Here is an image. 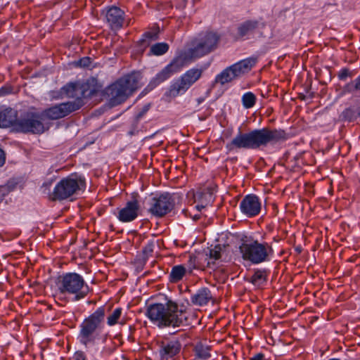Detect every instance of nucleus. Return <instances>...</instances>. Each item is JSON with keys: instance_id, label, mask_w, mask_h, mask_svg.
Wrapping results in <instances>:
<instances>
[{"instance_id": "obj_12", "label": "nucleus", "mask_w": 360, "mask_h": 360, "mask_svg": "<svg viewBox=\"0 0 360 360\" xmlns=\"http://www.w3.org/2000/svg\"><path fill=\"white\" fill-rule=\"evenodd\" d=\"M186 58L179 56L175 57L167 65L151 79L149 84L142 91L140 96L147 94L165 81L169 79L173 75L179 72L185 65Z\"/></svg>"}, {"instance_id": "obj_6", "label": "nucleus", "mask_w": 360, "mask_h": 360, "mask_svg": "<svg viewBox=\"0 0 360 360\" xmlns=\"http://www.w3.org/2000/svg\"><path fill=\"white\" fill-rule=\"evenodd\" d=\"M56 284L60 293L75 295L73 301L84 298L89 292V285L86 284L83 277L75 272L59 276Z\"/></svg>"}, {"instance_id": "obj_50", "label": "nucleus", "mask_w": 360, "mask_h": 360, "mask_svg": "<svg viewBox=\"0 0 360 360\" xmlns=\"http://www.w3.org/2000/svg\"><path fill=\"white\" fill-rule=\"evenodd\" d=\"M300 98L302 100H304L305 98V96L304 95H302L300 96Z\"/></svg>"}, {"instance_id": "obj_40", "label": "nucleus", "mask_w": 360, "mask_h": 360, "mask_svg": "<svg viewBox=\"0 0 360 360\" xmlns=\"http://www.w3.org/2000/svg\"><path fill=\"white\" fill-rule=\"evenodd\" d=\"M150 103H147L145 105L143 106V108L136 114L135 116H136L138 118L141 119L150 110Z\"/></svg>"}, {"instance_id": "obj_20", "label": "nucleus", "mask_w": 360, "mask_h": 360, "mask_svg": "<svg viewBox=\"0 0 360 360\" xmlns=\"http://www.w3.org/2000/svg\"><path fill=\"white\" fill-rule=\"evenodd\" d=\"M124 12L115 6L105 8V18L112 29H120L124 20Z\"/></svg>"}, {"instance_id": "obj_29", "label": "nucleus", "mask_w": 360, "mask_h": 360, "mask_svg": "<svg viewBox=\"0 0 360 360\" xmlns=\"http://www.w3.org/2000/svg\"><path fill=\"white\" fill-rule=\"evenodd\" d=\"M169 44L166 42L156 43L150 46L149 56H162L166 53L169 50Z\"/></svg>"}, {"instance_id": "obj_39", "label": "nucleus", "mask_w": 360, "mask_h": 360, "mask_svg": "<svg viewBox=\"0 0 360 360\" xmlns=\"http://www.w3.org/2000/svg\"><path fill=\"white\" fill-rule=\"evenodd\" d=\"M76 65L81 68H89L91 63V58L86 56L80 58L75 62Z\"/></svg>"}, {"instance_id": "obj_35", "label": "nucleus", "mask_w": 360, "mask_h": 360, "mask_svg": "<svg viewBox=\"0 0 360 360\" xmlns=\"http://www.w3.org/2000/svg\"><path fill=\"white\" fill-rule=\"evenodd\" d=\"M141 120V119L138 118L136 116H134L131 123L130 129L128 131L129 136H134L139 132V124Z\"/></svg>"}, {"instance_id": "obj_1", "label": "nucleus", "mask_w": 360, "mask_h": 360, "mask_svg": "<svg viewBox=\"0 0 360 360\" xmlns=\"http://www.w3.org/2000/svg\"><path fill=\"white\" fill-rule=\"evenodd\" d=\"M288 134L281 129H270L263 127L255 129L248 132L239 130L236 136L226 144L227 153L237 151L240 149L257 150L288 139Z\"/></svg>"}, {"instance_id": "obj_36", "label": "nucleus", "mask_w": 360, "mask_h": 360, "mask_svg": "<svg viewBox=\"0 0 360 360\" xmlns=\"http://www.w3.org/2000/svg\"><path fill=\"white\" fill-rule=\"evenodd\" d=\"M353 76V72L347 68L341 69L338 75V79L341 81H345L347 77H352Z\"/></svg>"}, {"instance_id": "obj_17", "label": "nucleus", "mask_w": 360, "mask_h": 360, "mask_svg": "<svg viewBox=\"0 0 360 360\" xmlns=\"http://www.w3.org/2000/svg\"><path fill=\"white\" fill-rule=\"evenodd\" d=\"M261 202L259 197L255 194L245 195L240 203V209L243 214L248 217L258 215L261 211Z\"/></svg>"}, {"instance_id": "obj_11", "label": "nucleus", "mask_w": 360, "mask_h": 360, "mask_svg": "<svg viewBox=\"0 0 360 360\" xmlns=\"http://www.w3.org/2000/svg\"><path fill=\"white\" fill-rule=\"evenodd\" d=\"M255 63L256 59L252 58L236 63L218 74L215 77L214 84L219 83L221 85H224L226 83L231 82L250 71Z\"/></svg>"}, {"instance_id": "obj_38", "label": "nucleus", "mask_w": 360, "mask_h": 360, "mask_svg": "<svg viewBox=\"0 0 360 360\" xmlns=\"http://www.w3.org/2000/svg\"><path fill=\"white\" fill-rule=\"evenodd\" d=\"M356 79L347 84H345L343 87V91L345 93H354L357 92V88Z\"/></svg>"}, {"instance_id": "obj_24", "label": "nucleus", "mask_w": 360, "mask_h": 360, "mask_svg": "<svg viewBox=\"0 0 360 360\" xmlns=\"http://www.w3.org/2000/svg\"><path fill=\"white\" fill-rule=\"evenodd\" d=\"M214 189L212 187H206L194 193L195 202L200 203L201 207H206L214 200Z\"/></svg>"}, {"instance_id": "obj_15", "label": "nucleus", "mask_w": 360, "mask_h": 360, "mask_svg": "<svg viewBox=\"0 0 360 360\" xmlns=\"http://www.w3.org/2000/svg\"><path fill=\"white\" fill-rule=\"evenodd\" d=\"M220 40V36L214 32H207L196 45L191 49L193 57H202L215 50Z\"/></svg>"}, {"instance_id": "obj_26", "label": "nucleus", "mask_w": 360, "mask_h": 360, "mask_svg": "<svg viewBox=\"0 0 360 360\" xmlns=\"http://www.w3.org/2000/svg\"><path fill=\"white\" fill-rule=\"evenodd\" d=\"M269 271L266 269H256L253 275L250 278V282L255 286L260 287L264 285L267 281V276Z\"/></svg>"}, {"instance_id": "obj_42", "label": "nucleus", "mask_w": 360, "mask_h": 360, "mask_svg": "<svg viewBox=\"0 0 360 360\" xmlns=\"http://www.w3.org/2000/svg\"><path fill=\"white\" fill-rule=\"evenodd\" d=\"M12 91V88L10 86H2L0 89V96H4L9 94Z\"/></svg>"}, {"instance_id": "obj_32", "label": "nucleus", "mask_w": 360, "mask_h": 360, "mask_svg": "<svg viewBox=\"0 0 360 360\" xmlns=\"http://www.w3.org/2000/svg\"><path fill=\"white\" fill-rule=\"evenodd\" d=\"M201 259L199 256L195 255H190L189 259L188 261V272L192 273L193 269H201L204 266L200 262Z\"/></svg>"}, {"instance_id": "obj_43", "label": "nucleus", "mask_w": 360, "mask_h": 360, "mask_svg": "<svg viewBox=\"0 0 360 360\" xmlns=\"http://www.w3.org/2000/svg\"><path fill=\"white\" fill-rule=\"evenodd\" d=\"M6 156L4 151L0 148V167L5 164Z\"/></svg>"}, {"instance_id": "obj_3", "label": "nucleus", "mask_w": 360, "mask_h": 360, "mask_svg": "<svg viewBox=\"0 0 360 360\" xmlns=\"http://www.w3.org/2000/svg\"><path fill=\"white\" fill-rule=\"evenodd\" d=\"M142 78L141 71H133L106 87L103 94L109 98V104L114 107L124 102L141 86Z\"/></svg>"}, {"instance_id": "obj_27", "label": "nucleus", "mask_w": 360, "mask_h": 360, "mask_svg": "<svg viewBox=\"0 0 360 360\" xmlns=\"http://www.w3.org/2000/svg\"><path fill=\"white\" fill-rule=\"evenodd\" d=\"M155 248V241L149 240L146 245L143 248L141 254L138 255V262L141 266L145 265L148 257L152 255Z\"/></svg>"}, {"instance_id": "obj_51", "label": "nucleus", "mask_w": 360, "mask_h": 360, "mask_svg": "<svg viewBox=\"0 0 360 360\" xmlns=\"http://www.w3.org/2000/svg\"><path fill=\"white\" fill-rule=\"evenodd\" d=\"M358 112H359V117H360V106H359V107H358Z\"/></svg>"}, {"instance_id": "obj_16", "label": "nucleus", "mask_w": 360, "mask_h": 360, "mask_svg": "<svg viewBox=\"0 0 360 360\" xmlns=\"http://www.w3.org/2000/svg\"><path fill=\"white\" fill-rule=\"evenodd\" d=\"M160 360H169L179 354L181 343L178 339L165 338L158 342Z\"/></svg>"}, {"instance_id": "obj_9", "label": "nucleus", "mask_w": 360, "mask_h": 360, "mask_svg": "<svg viewBox=\"0 0 360 360\" xmlns=\"http://www.w3.org/2000/svg\"><path fill=\"white\" fill-rule=\"evenodd\" d=\"M49 128L50 124L47 122H44L39 112H28L18 118V121L15 125V132L41 134L49 130Z\"/></svg>"}, {"instance_id": "obj_49", "label": "nucleus", "mask_w": 360, "mask_h": 360, "mask_svg": "<svg viewBox=\"0 0 360 360\" xmlns=\"http://www.w3.org/2000/svg\"><path fill=\"white\" fill-rule=\"evenodd\" d=\"M188 211L187 210H183V213L185 214V216H188Z\"/></svg>"}, {"instance_id": "obj_8", "label": "nucleus", "mask_w": 360, "mask_h": 360, "mask_svg": "<svg viewBox=\"0 0 360 360\" xmlns=\"http://www.w3.org/2000/svg\"><path fill=\"white\" fill-rule=\"evenodd\" d=\"M202 70L192 68L187 70L179 78L173 80L164 94L166 99L174 98L184 94L201 77Z\"/></svg>"}, {"instance_id": "obj_13", "label": "nucleus", "mask_w": 360, "mask_h": 360, "mask_svg": "<svg viewBox=\"0 0 360 360\" xmlns=\"http://www.w3.org/2000/svg\"><path fill=\"white\" fill-rule=\"evenodd\" d=\"M98 91L99 89L93 86L89 80L82 84L70 82L63 86L60 89L59 95L54 98H62L65 95L69 98H80L82 101H84L85 98L96 96Z\"/></svg>"}, {"instance_id": "obj_7", "label": "nucleus", "mask_w": 360, "mask_h": 360, "mask_svg": "<svg viewBox=\"0 0 360 360\" xmlns=\"http://www.w3.org/2000/svg\"><path fill=\"white\" fill-rule=\"evenodd\" d=\"M85 187V179L76 174H72L57 183L51 198L53 200H64L79 191L84 190Z\"/></svg>"}, {"instance_id": "obj_37", "label": "nucleus", "mask_w": 360, "mask_h": 360, "mask_svg": "<svg viewBox=\"0 0 360 360\" xmlns=\"http://www.w3.org/2000/svg\"><path fill=\"white\" fill-rule=\"evenodd\" d=\"M13 186L9 184L0 186V203L4 200L6 195H7L11 191Z\"/></svg>"}, {"instance_id": "obj_52", "label": "nucleus", "mask_w": 360, "mask_h": 360, "mask_svg": "<svg viewBox=\"0 0 360 360\" xmlns=\"http://www.w3.org/2000/svg\"><path fill=\"white\" fill-rule=\"evenodd\" d=\"M329 360H340L339 359H330Z\"/></svg>"}, {"instance_id": "obj_41", "label": "nucleus", "mask_w": 360, "mask_h": 360, "mask_svg": "<svg viewBox=\"0 0 360 360\" xmlns=\"http://www.w3.org/2000/svg\"><path fill=\"white\" fill-rule=\"evenodd\" d=\"M75 360H86V354L82 351H77L74 355Z\"/></svg>"}, {"instance_id": "obj_28", "label": "nucleus", "mask_w": 360, "mask_h": 360, "mask_svg": "<svg viewBox=\"0 0 360 360\" xmlns=\"http://www.w3.org/2000/svg\"><path fill=\"white\" fill-rule=\"evenodd\" d=\"M186 272V269L183 265L173 266L169 274V281L172 283H176L181 281Z\"/></svg>"}, {"instance_id": "obj_4", "label": "nucleus", "mask_w": 360, "mask_h": 360, "mask_svg": "<svg viewBox=\"0 0 360 360\" xmlns=\"http://www.w3.org/2000/svg\"><path fill=\"white\" fill-rule=\"evenodd\" d=\"M241 245L239 246L242 258L245 261L257 264L270 260L274 253L271 245L267 243H259L258 240L243 235L240 238Z\"/></svg>"}, {"instance_id": "obj_31", "label": "nucleus", "mask_w": 360, "mask_h": 360, "mask_svg": "<svg viewBox=\"0 0 360 360\" xmlns=\"http://www.w3.org/2000/svg\"><path fill=\"white\" fill-rule=\"evenodd\" d=\"M257 98L252 92H246L242 96V103L245 108H252L256 103Z\"/></svg>"}, {"instance_id": "obj_10", "label": "nucleus", "mask_w": 360, "mask_h": 360, "mask_svg": "<svg viewBox=\"0 0 360 360\" xmlns=\"http://www.w3.org/2000/svg\"><path fill=\"white\" fill-rule=\"evenodd\" d=\"M86 104L80 98H75L73 101L55 104L39 112L44 120H57L64 118L71 113L79 110Z\"/></svg>"}, {"instance_id": "obj_23", "label": "nucleus", "mask_w": 360, "mask_h": 360, "mask_svg": "<svg viewBox=\"0 0 360 360\" xmlns=\"http://www.w3.org/2000/svg\"><path fill=\"white\" fill-rule=\"evenodd\" d=\"M212 300L213 296L212 292L207 287L198 289L191 297L192 304L198 307L207 305L209 302Z\"/></svg>"}, {"instance_id": "obj_14", "label": "nucleus", "mask_w": 360, "mask_h": 360, "mask_svg": "<svg viewBox=\"0 0 360 360\" xmlns=\"http://www.w3.org/2000/svg\"><path fill=\"white\" fill-rule=\"evenodd\" d=\"M148 212L156 217H163L170 212L175 206L174 197L169 193L160 194L158 197L151 198Z\"/></svg>"}, {"instance_id": "obj_22", "label": "nucleus", "mask_w": 360, "mask_h": 360, "mask_svg": "<svg viewBox=\"0 0 360 360\" xmlns=\"http://www.w3.org/2000/svg\"><path fill=\"white\" fill-rule=\"evenodd\" d=\"M159 27H157L156 29L152 31H147L144 32L141 39H139L135 45L136 52L142 54L145 50L150 46L153 41H155L159 39Z\"/></svg>"}, {"instance_id": "obj_46", "label": "nucleus", "mask_w": 360, "mask_h": 360, "mask_svg": "<svg viewBox=\"0 0 360 360\" xmlns=\"http://www.w3.org/2000/svg\"><path fill=\"white\" fill-rule=\"evenodd\" d=\"M189 216H190L191 217H192V218H193V219L194 221H198V220H199V219H200V214H195V215H194V216H193V217H192L191 215H189Z\"/></svg>"}, {"instance_id": "obj_5", "label": "nucleus", "mask_w": 360, "mask_h": 360, "mask_svg": "<svg viewBox=\"0 0 360 360\" xmlns=\"http://www.w3.org/2000/svg\"><path fill=\"white\" fill-rule=\"evenodd\" d=\"M105 308L104 306L98 307L90 316L84 319L79 326L80 330L77 337L79 342L87 347L94 345L98 334L97 330L101 328L105 320Z\"/></svg>"}, {"instance_id": "obj_45", "label": "nucleus", "mask_w": 360, "mask_h": 360, "mask_svg": "<svg viewBox=\"0 0 360 360\" xmlns=\"http://www.w3.org/2000/svg\"><path fill=\"white\" fill-rule=\"evenodd\" d=\"M135 264L136 265L137 269H143V266H145V265L141 266V264L138 262V256L136 257V259L135 260Z\"/></svg>"}, {"instance_id": "obj_30", "label": "nucleus", "mask_w": 360, "mask_h": 360, "mask_svg": "<svg viewBox=\"0 0 360 360\" xmlns=\"http://www.w3.org/2000/svg\"><path fill=\"white\" fill-rule=\"evenodd\" d=\"M193 350L195 358L207 360L211 356L210 347L203 345L201 342H198Z\"/></svg>"}, {"instance_id": "obj_53", "label": "nucleus", "mask_w": 360, "mask_h": 360, "mask_svg": "<svg viewBox=\"0 0 360 360\" xmlns=\"http://www.w3.org/2000/svg\"><path fill=\"white\" fill-rule=\"evenodd\" d=\"M129 330H132V327L131 326H129Z\"/></svg>"}, {"instance_id": "obj_44", "label": "nucleus", "mask_w": 360, "mask_h": 360, "mask_svg": "<svg viewBox=\"0 0 360 360\" xmlns=\"http://www.w3.org/2000/svg\"><path fill=\"white\" fill-rule=\"evenodd\" d=\"M250 360H264V355L262 353H258L252 356Z\"/></svg>"}, {"instance_id": "obj_33", "label": "nucleus", "mask_w": 360, "mask_h": 360, "mask_svg": "<svg viewBox=\"0 0 360 360\" xmlns=\"http://www.w3.org/2000/svg\"><path fill=\"white\" fill-rule=\"evenodd\" d=\"M122 313V309L121 307L116 308L112 313L109 315L107 318L108 325L112 326L118 323V320L120 318Z\"/></svg>"}, {"instance_id": "obj_48", "label": "nucleus", "mask_w": 360, "mask_h": 360, "mask_svg": "<svg viewBox=\"0 0 360 360\" xmlns=\"http://www.w3.org/2000/svg\"><path fill=\"white\" fill-rule=\"evenodd\" d=\"M295 250L298 252V253H300L302 252V248L300 246H297L295 248Z\"/></svg>"}, {"instance_id": "obj_25", "label": "nucleus", "mask_w": 360, "mask_h": 360, "mask_svg": "<svg viewBox=\"0 0 360 360\" xmlns=\"http://www.w3.org/2000/svg\"><path fill=\"white\" fill-rule=\"evenodd\" d=\"M358 107L350 105L346 108L339 115V120L341 122H353L359 117Z\"/></svg>"}, {"instance_id": "obj_21", "label": "nucleus", "mask_w": 360, "mask_h": 360, "mask_svg": "<svg viewBox=\"0 0 360 360\" xmlns=\"http://www.w3.org/2000/svg\"><path fill=\"white\" fill-rule=\"evenodd\" d=\"M18 115V111L11 108H6L0 110V128L11 127V131L15 132V125L19 118Z\"/></svg>"}, {"instance_id": "obj_34", "label": "nucleus", "mask_w": 360, "mask_h": 360, "mask_svg": "<svg viewBox=\"0 0 360 360\" xmlns=\"http://www.w3.org/2000/svg\"><path fill=\"white\" fill-rule=\"evenodd\" d=\"M221 250L222 248L221 245H216L214 248L209 250V257L214 260L220 259Z\"/></svg>"}, {"instance_id": "obj_47", "label": "nucleus", "mask_w": 360, "mask_h": 360, "mask_svg": "<svg viewBox=\"0 0 360 360\" xmlns=\"http://www.w3.org/2000/svg\"><path fill=\"white\" fill-rule=\"evenodd\" d=\"M196 209L198 210V211H201L202 209H203L204 207H200V203L198 202V204L195 206Z\"/></svg>"}, {"instance_id": "obj_19", "label": "nucleus", "mask_w": 360, "mask_h": 360, "mask_svg": "<svg viewBox=\"0 0 360 360\" xmlns=\"http://www.w3.org/2000/svg\"><path fill=\"white\" fill-rule=\"evenodd\" d=\"M266 23L257 20H248L238 25L237 34L239 38L247 37L253 35L259 30L264 28Z\"/></svg>"}, {"instance_id": "obj_18", "label": "nucleus", "mask_w": 360, "mask_h": 360, "mask_svg": "<svg viewBox=\"0 0 360 360\" xmlns=\"http://www.w3.org/2000/svg\"><path fill=\"white\" fill-rule=\"evenodd\" d=\"M139 210V202L138 200L133 196L132 199L127 202L125 206L119 210L117 217L122 222H131L137 218Z\"/></svg>"}, {"instance_id": "obj_2", "label": "nucleus", "mask_w": 360, "mask_h": 360, "mask_svg": "<svg viewBox=\"0 0 360 360\" xmlns=\"http://www.w3.org/2000/svg\"><path fill=\"white\" fill-rule=\"evenodd\" d=\"M146 316L160 328L189 325L186 311L179 309L176 302L168 300L165 304L154 303L146 307Z\"/></svg>"}]
</instances>
